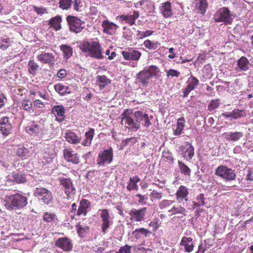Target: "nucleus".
Instances as JSON below:
<instances>
[{
    "instance_id": "nucleus-1",
    "label": "nucleus",
    "mask_w": 253,
    "mask_h": 253,
    "mask_svg": "<svg viewBox=\"0 0 253 253\" xmlns=\"http://www.w3.org/2000/svg\"><path fill=\"white\" fill-rule=\"evenodd\" d=\"M4 205L7 209H21L27 204V198L20 194L6 196L4 200Z\"/></svg>"
},
{
    "instance_id": "nucleus-2",
    "label": "nucleus",
    "mask_w": 253,
    "mask_h": 253,
    "mask_svg": "<svg viewBox=\"0 0 253 253\" xmlns=\"http://www.w3.org/2000/svg\"><path fill=\"white\" fill-rule=\"evenodd\" d=\"M80 48L83 52L87 53L91 57L98 59L103 58L102 54L101 46L97 42L94 41L91 43L88 42H84L80 45Z\"/></svg>"
},
{
    "instance_id": "nucleus-3",
    "label": "nucleus",
    "mask_w": 253,
    "mask_h": 253,
    "mask_svg": "<svg viewBox=\"0 0 253 253\" xmlns=\"http://www.w3.org/2000/svg\"><path fill=\"white\" fill-rule=\"evenodd\" d=\"M159 72V69L156 66H151L145 68L136 75V80L143 86H146L149 81L153 77H157Z\"/></svg>"
},
{
    "instance_id": "nucleus-4",
    "label": "nucleus",
    "mask_w": 253,
    "mask_h": 253,
    "mask_svg": "<svg viewBox=\"0 0 253 253\" xmlns=\"http://www.w3.org/2000/svg\"><path fill=\"white\" fill-rule=\"evenodd\" d=\"M215 174L226 181H232L236 178L235 170L224 165L218 166L215 171Z\"/></svg>"
},
{
    "instance_id": "nucleus-5",
    "label": "nucleus",
    "mask_w": 253,
    "mask_h": 253,
    "mask_svg": "<svg viewBox=\"0 0 253 253\" xmlns=\"http://www.w3.org/2000/svg\"><path fill=\"white\" fill-rule=\"evenodd\" d=\"M213 18L216 22H222L225 24L231 23L232 22L230 12L225 7L218 9L214 14Z\"/></svg>"
},
{
    "instance_id": "nucleus-6",
    "label": "nucleus",
    "mask_w": 253,
    "mask_h": 253,
    "mask_svg": "<svg viewBox=\"0 0 253 253\" xmlns=\"http://www.w3.org/2000/svg\"><path fill=\"white\" fill-rule=\"evenodd\" d=\"M71 31L76 34L81 32L85 27V23L78 17L69 15L66 18Z\"/></svg>"
},
{
    "instance_id": "nucleus-7",
    "label": "nucleus",
    "mask_w": 253,
    "mask_h": 253,
    "mask_svg": "<svg viewBox=\"0 0 253 253\" xmlns=\"http://www.w3.org/2000/svg\"><path fill=\"white\" fill-rule=\"evenodd\" d=\"M134 114L135 112H133L132 110H126L121 114V119L122 123L127 125L131 129L136 130L138 127L134 126L136 123V118L134 117Z\"/></svg>"
},
{
    "instance_id": "nucleus-8",
    "label": "nucleus",
    "mask_w": 253,
    "mask_h": 253,
    "mask_svg": "<svg viewBox=\"0 0 253 253\" xmlns=\"http://www.w3.org/2000/svg\"><path fill=\"white\" fill-rule=\"evenodd\" d=\"M134 117L136 118V123L134 124V126L138 127V129L140 127L141 124L146 127H149L152 125L148 115L142 111H135Z\"/></svg>"
},
{
    "instance_id": "nucleus-9",
    "label": "nucleus",
    "mask_w": 253,
    "mask_h": 253,
    "mask_svg": "<svg viewBox=\"0 0 253 253\" xmlns=\"http://www.w3.org/2000/svg\"><path fill=\"white\" fill-rule=\"evenodd\" d=\"M113 160L112 149L105 150L98 154L97 159V165L99 166H104L111 163Z\"/></svg>"
},
{
    "instance_id": "nucleus-10",
    "label": "nucleus",
    "mask_w": 253,
    "mask_h": 253,
    "mask_svg": "<svg viewBox=\"0 0 253 253\" xmlns=\"http://www.w3.org/2000/svg\"><path fill=\"white\" fill-rule=\"evenodd\" d=\"M58 180L64 188V192L67 196V199L70 197L71 195L75 193L76 189L74 187L72 182L70 178H65L59 177Z\"/></svg>"
},
{
    "instance_id": "nucleus-11",
    "label": "nucleus",
    "mask_w": 253,
    "mask_h": 253,
    "mask_svg": "<svg viewBox=\"0 0 253 253\" xmlns=\"http://www.w3.org/2000/svg\"><path fill=\"white\" fill-rule=\"evenodd\" d=\"M121 53L124 58L126 60L138 61L141 55V52L132 48L126 49Z\"/></svg>"
},
{
    "instance_id": "nucleus-12",
    "label": "nucleus",
    "mask_w": 253,
    "mask_h": 253,
    "mask_svg": "<svg viewBox=\"0 0 253 253\" xmlns=\"http://www.w3.org/2000/svg\"><path fill=\"white\" fill-rule=\"evenodd\" d=\"M147 211L146 208H142L139 209H131L129 211L130 219L135 221H141L144 220Z\"/></svg>"
},
{
    "instance_id": "nucleus-13",
    "label": "nucleus",
    "mask_w": 253,
    "mask_h": 253,
    "mask_svg": "<svg viewBox=\"0 0 253 253\" xmlns=\"http://www.w3.org/2000/svg\"><path fill=\"white\" fill-rule=\"evenodd\" d=\"M55 245L65 252L72 251L73 248L71 240L68 238H60L55 242Z\"/></svg>"
},
{
    "instance_id": "nucleus-14",
    "label": "nucleus",
    "mask_w": 253,
    "mask_h": 253,
    "mask_svg": "<svg viewBox=\"0 0 253 253\" xmlns=\"http://www.w3.org/2000/svg\"><path fill=\"white\" fill-rule=\"evenodd\" d=\"M188 83V85L183 91L184 94L183 97H187L189 93L194 90L199 84V80L192 75L190 78L189 79Z\"/></svg>"
},
{
    "instance_id": "nucleus-15",
    "label": "nucleus",
    "mask_w": 253,
    "mask_h": 253,
    "mask_svg": "<svg viewBox=\"0 0 253 253\" xmlns=\"http://www.w3.org/2000/svg\"><path fill=\"white\" fill-rule=\"evenodd\" d=\"M100 217L102 219L101 228L102 232L106 233L107 229L109 227L110 218L109 211L107 209H103L101 211Z\"/></svg>"
},
{
    "instance_id": "nucleus-16",
    "label": "nucleus",
    "mask_w": 253,
    "mask_h": 253,
    "mask_svg": "<svg viewBox=\"0 0 253 253\" xmlns=\"http://www.w3.org/2000/svg\"><path fill=\"white\" fill-rule=\"evenodd\" d=\"M102 27L103 28V32L110 35H113L118 28L117 25L113 22H109L108 20L102 22Z\"/></svg>"
},
{
    "instance_id": "nucleus-17",
    "label": "nucleus",
    "mask_w": 253,
    "mask_h": 253,
    "mask_svg": "<svg viewBox=\"0 0 253 253\" xmlns=\"http://www.w3.org/2000/svg\"><path fill=\"white\" fill-rule=\"evenodd\" d=\"M38 60L43 63L53 65L54 64L55 58L52 53L42 52L37 56Z\"/></svg>"
},
{
    "instance_id": "nucleus-18",
    "label": "nucleus",
    "mask_w": 253,
    "mask_h": 253,
    "mask_svg": "<svg viewBox=\"0 0 253 253\" xmlns=\"http://www.w3.org/2000/svg\"><path fill=\"white\" fill-rule=\"evenodd\" d=\"M51 112L56 116L57 121L61 122L65 119V108L63 106L57 105L52 108Z\"/></svg>"
},
{
    "instance_id": "nucleus-19",
    "label": "nucleus",
    "mask_w": 253,
    "mask_h": 253,
    "mask_svg": "<svg viewBox=\"0 0 253 253\" xmlns=\"http://www.w3.org/2000/svg\"><path fill=\"white\" fill-rule=\"evenodd\" d=\"M65 159L69 162H72L75 164L80 163L79 157L77 154L68 149H65L63 151Z\"/></svg>"
},
{
    "instance_id": "nucleus-20",
    "label": "nucleus",
    "mask_w": 253,
    "mask_h": 253,
    "mask_svg": "<svg viewBox=\"0 0 253 253\" xmlns=\"http://www.w3.org/2000/svg\"><path fill=\"white\" fill-rule=\"evenodd\" d=\"M188 189L184 186H180L178 189L176 193V200L178 203H180L184 199L185 201H187V198L188 194Z\"/></svg>"
},
{
    "instance_id": "nucleus-21",
    "label": "nucleus",
    "mask_w": 253,
    "mask_h": 253,
    "mask_svg": "<svg viewBox=\"0 0 253 253\" xmlns=\"http://www.w3.org/2000/svg\"><path fill=\"white\" fill-rule=\"evenodd\" d=\"M67 141L72 144H76L81 141V138L74 132L68 130L65 135Z\"/></svg>"
},
{
    "instance_id": "nucleus-22",
    "label": "nucleus",
    "mask_w": 253,
    "mask_h": 253,
    "mask_svg": "<svg viewBox=\"0 0 253 253\" xmlns=\"http://www.w3.org/2000/svg\"><path fill=\"white\" fill-rule=\"evenodd\" d=\"M192 238L184 237L182 238L180 245L184 247L185 251L187 253L191 252L193 250L194 246L192 243Z\"/></svg>"
},
{
    "instance_id": "nucleus-23",
    "label": "nucleus",
    "mask_w": 253,
    "mask_h": 253,
    "mask_svg": "<svg viewBox=\"0 0 253 253\" xmlns=\"http://www.w3.org/2000/svg\"><path fill=\"white\" fill-rule=\"evenodd\" d=\"M139 16V12L137 11H134L132 15H122L120 16V18L129 23L130 26H132L135 23V20L138 18Z\"/></svg>"
},
{
    "instance_id": "nucleus-24",
    "label": "nucleus",
    "mask_w": 253,
    "mask_h": 253,
    "mask_svg": "<svg viewBox=\"0 0 253 253\" xmlns=\"http://www.w3.org/2000/svg\"><path fill=\"white\" fill-rule=\"evenodd\" d=\"M250 63L245 57H241L238 61V69L240 71H246L250 67Z\"/></svg>"
},
{
    "instance_id": "nucleus-25",
    "label": "nucleus",
    "mask_w": 253,
    "mask_h": 253,
    "mask_svg": "<svg viewBox=\"0 0 253 253\" xmlns=\"http://www.w3.org/2000/svg\"><path fill=\"white\" fill-rule=\"evenodd\" d=\"M42 128V126L37 123L33 122L28 126L26 127V130L29 133L37 134L39 133Z\"/></svg>"
},
{
    "instance_id": "nucleus-26",
    "label": "nucleus",
    "mask_w": 253,
    "mask_h": 253,
    "mask_svg": "<svg viewBox=\"0 0 253 253\" xmlns=\"http://www.w3.org/2000/svg\"><path fill=\"white\" fill-rule=\"evenodd\" d=\"M89 202L88 200L83 199L80 202L79 208L77 211V214L79 216L84 215L85 216L87 213V209L88 207Z\"/></svg>"
},
{
    "instance_id": "nucleus-27",
    "label": "nucleus",
    "mask_w": 253,
    "mask_h": 253,
    "mask_svg": "<svg viewBox=\"0 0 253 253\" xmlns=\"http://www.w3.org/2000/svg\"><path fill=\"white\" fill-rule=\"evenodd\" d=\"M62 18L60 16L57 15L53 17L49 21V25L53 27L54 30L58 31L61 29V22Z\"/></svg>"
},
{
    "instance_id": "nucleus-28",
    "label": "nucleus",
    "mask_w": 253,
    "mask_h": 253,
    "mask_svg": "<svg viewBox=\"0 0 253 253\" xmlns=\"http://www.w3.org/2000/svg\"><path fill=\"white\" fill-rule=\"evenodd\" d=\"M94 130L93 128H90L88 131L85 133V138L82 142V145L84 146H88L91 143L93 138Z\"/></svg>"
},
{
    "instance_id": "nucleus-29",
    "label": "nucleus",
    "mask_w": 253,
    "mask_h": 253,
    "mask_svg": "<svg viewBox=\"0 0 253 253\" xmlns=\"http://www.w3.org/2000/svg\"><path fill=\"white\" fill-rule=\"evenodd\" d=\"M110 83V80L105 76H98L96 78V84L100 89H102L105 86Z\"/></svg>"
},
{
    "instance_id": "nucleus-30",
    "label": "nucleus",
    "mask_w": 253,
    "mask_h": 253,
    "mask_svg": "<svg viewBox=\"0 0 253 253\" xmlns=\"http://www.w3.org/2000/svg\"><path fill=\"white\" fill-rule=\"evenodd\" d=\"M140 181V179L137 176H135L133 177L129 178V182L127 186V189L129 191L135 189L137 190L138 186L137 185V183Z\"/></svg>"
},
{
    "instance_id": "nucleus-31",
    "label": "nucleus",
    "mask_w": 253,
    "mask_h": 253,
    "mask_svg": "<svg viewBox=\"0 0 253 253\" xmlns=\"http://www.w3.org/2000/svg\"><path fill=\"white\" fill-rule=\"evenodd\" d=\"M186 146H188L184 152V157H186V159L190 161L194 155V148L193 146L189 142L186 143Z\"/></svg>"
},
{
    "instance_id": "nucleus-32",
    "label": "nucleus",
    "mask_w": 253,
    "mask_h": 253,
    "mask_svg": "<svg viewBox=\"0 0 253 253\" xmlns=\"http://www.w3.org/2000/svg\"><path fill=\"white\" fill-rule=\"evenodd\" d=\"M39 68V65L31 59L28 62V70L30 74L35 75Z\"/></svg>"
},
{
    "instance_id": "nucleus-33",
    "label": "nucleus",
    "mask_w": 253,
    "mask_h": 253,
    "mask_svg": "<svg viewBox=\"0 0 253 253\" xmlns=\"http://www.w3.org/2000/svg\"><path fill=\"white\" fill-rule=\"evenodd\" d=\"M185 120L184 118H181L177 120V126L174 131L173 134L175 135H179L181 133L184 127Z\"/></svg>"
},
{
    "instance_id": "nucleus-34",
    "label": "nucleus",
    "mask_w": 253,
    "mask_h": 253,
    "mask_svg": "<svg viewBox=\"0 0 253 253\" xmlns=\"http://www.w3.org/2000/svg\"><path fill=\"white\" fill-rule=\"evenodd\" d=\"M196 7L199 12L205 14L208 7V2L206 0H199L196 4Z\"/></svg>"
},
{
    "instance_id": "nucleus-35",
    "label": "nucleus",
    "mask_w": 253,
    "mask_h": 253,
    "mask_svg": "<svg viewBox=\"0 0 253 253\" xmlns=\"http://www.w3.org/2000/svg\"><path fill=\"white\" fill-rule=\"evenodd\" d=\"M162 12L165 17H169L172 15L171 4L169 2H166L164 3Z\"/></svg>"
},
{
    "instance_id": "nucleus-36",
    "label": "nucleus",
    "mask_w": 253,
    "mask_h": 253,
    "mask_svg": "<svg viewBox=\"0 0 253 253\" xmlns=\"http://www.w3.org/2000/svg\"><path fill=\"white\" fill-rule=\"evenodd\" d=\"M17 155L23 159H27L31 155L28 150L24 147H20L17 150Z\"/></svg>"
},
{
    "instance_id": "nucleus-37",
    "label": "nucleus",
    "mask_w": 253,
    "mask_h": 253,
    "mask_svg": "<svg viewBox=\"0 0 253 253\" xmlns=\"http://www.w3.org/2000/svg\"><path fill=\"white\" fill-rule=\"evenodd\" d=\"M42 194H45L46 196V198H49V196L50 195V191L47 189L42 188H37L34 191V195L36 197H41Z\"/></svg>"
},
{
    "instance_id": "nucleus-38",
    "label": "nucleus",
    "mask_w": 253,
    "mask_h": 253,
    "mask_svg": "<svg viewBox=\"0 0 253 253\" xmlns=\"http://www.w3.org/2000/svg\"><path fill=\"white\" fill-rule=\"evenodd\" d=\"M60 49L64 53V57L67 59L70 58L72 55V48L71 46L67 45L62 44L60 46Z\"/></svg>"
},
{
    "instance_id": "nucleus-39",
    "label": "nucleus",
    "mask_w": 253,
    "mask_h": 253,
    "mask_svg": "<svg viewBox=\"0 0 253 253\" xmlns=\"http://www.w3.org/2000/svg\"><path fill=\"white\" fill-rule=\"evenodd\" d=\"M243 136V133L240 132H229L227 134V138L230 141H237Z\"/></svg>"
},
{
    "instance_id": "nucleus-40",
    "label": "nucleus",
    "mask_w": 253,
    "mask_h": 253,
    "mask_svg": "<svg viewBox=\"0 0 253 253\" xmlns=\"http://www.w3.org/2000/svg\"><path fill=\"white\" fill-rule=\"evenodd\" d=\"M11 177L13 178L12 180L17 183H24L26 181L25 176L18 173H13Z\"/></svg>"
},
{
    "instance_id": "nucleus-41",
    "label": "nucleus",
    "mask_w": 253,
    "mask_h": 253,
    "mask_svg": "<svg viewBox=\"0 0 253 253\" xmlns=\"http://www.w3.org/2000/svg\"><path fill=\"white\" fill-rule=\"evenodd\" d=\"M54 88L56 91L61 95H64L66 93H69L68 86L61 84H57L54 85Z\"/></svg>"
},
{
    "instance_id": "nucleus-42",
    "label": "nucleus",
    "mask_w": 253,
    "mask_h": 253,
    "mask_svg": "<svg viewBox=\"0 0 253 253\" xmlns=\"http://www.w3.org/2000/svg\"><path fill=\"white\" fill-rule=\"evenodd\" d=\"M178 164L180 172L182 173L185 175L189 176L190 175L191 170L186 165L179 161L178 162Z\"/></svg>"
},
{
    "instance_id": "nucleus-43",
    "label": "nucleus",
    "mask_w": 253,
    "mask_h": 253,
    "mask_svg": "<svg viewBox=\"0 0 253 253\" xmlns=\"http://www.w3.org/2000/svg\"><path fill=\"white\" fill-rule=\"evenodd\" d=\"M232 119H237L245 116L246 114L243 110L235 109L232 112Z\"/></svg>"
},
{
    "instance_id": "nucleus-44",
    "label": "nucleus",
    "mask_w": 253,
    "mask_h": 253,
    "mask_svg": "<svg viewBox=\"0 0 253 253\" xmlns=\"http://www.w3.org/2000/svg\"><path fill=\"white\" fill-rule=\"evenodd\" d=\"M169 212H172V214L176 213H181L186 215V210L181 206L178 207H173L169 211Z\"/></svg>"
},
{
    "instance_id": "nucleus-45",
    "label": "nucleus",
    "mask_w": 253,
    "mask_h": 253,
    "mask_svg": "<svg viewBox=\"0 0 253 253\" xmlns=\"http://www.w3.org/2000/svg\"><path fill=\"white\" fill-rule=\"evenodd\" d=\"M159 45L160 43L159 42H154L149 40H146L144 42V45L145 47L149 49L155 50Z\"/></svg>"
},
{
    "instance_id": "nucleus-46",
    "label": "nucleus",
    "mask_w": 253,
    "mask_h": 253,
    "mask_svg": "<svg viewBox=\"0 0 253 253\" xmlns=\"http://www.w3.org/2000/svg\"><path fill=\"white\" fill-rule=\"evenodd\" d=\"M11 45V42L8 38L0 39V48L2 50L6 49Z\"/></svg>"
},
{
    "instance_id": "nucleus-47",
    "label": "nucleus",
    "mask_w": 253,
    "mask_h": 253,
    "mask_svg": "<svg viewBox=\"0 0 253 253\" xmlns=\"http://www.w3.org/2000/svg\"><path fill=\"white\" fill-rule=\"evenodd\" d=\"M72 0H59V7L62 9H68L71 5Z\"/></svg>"
},
{
    "instance_id": "nucleus-48",
    "label": "nucleus",
    "mask_w": 253,
    "mask_h": 253,
    "mask_svg": "<svg viewBox=\"0 0 253 253\" xmlns=\"http://www.w3.org/2000/svg\"><path fill=\"white\" fill-rule=\"evenodd\" d=\"M11 124H6L0 126V130L4 135H7L11 130Z\"/></svg>"
},
{
    "instance_id": "nucleus-49",
    "label": "nucleus",
    "mask_w": 253,
    "mask_h": 253,
    "mask_svg": "<svg viewBox=\"0 0 253 253\" xmlns=\"http://www.w3.org/2000/svg\"><path fill=\"white\" fill-rule=\"evenodd\" d=\"M22 107L23 109L31 112V111H33L32 109V102L28 100H24L23 101L22 103Z\"/></svg>"
},
{
    "instance_id": "nucleus-50",
    "label": "nucleus",
    "mask_w": 253,
    "mask_h": 253,
    "mask_svg": "<svg viewBox=\"0 0 253 253\" xmlns=\"http://www.w3.org/2000/svg\"><path fill=\"white\" fill-rule=\"evenodd\" d=\"M56 219L55 214L52 213L46 212L43 217V220L48 222L55 221Z\"/></svg>"
},
{
    "instance_id": "nucleus-51",
    "label": "nucleus",
    "mask_w": 253,
    "mask_h": 253,
    "mask_svg": "<svg viewBox=\"0 0 253 253\" xmlns=\"http://www.w3.org/2000/svg\"><path fill=\"white\" fill-rule=\"evenodd\" d=\"M220 104L219 99L212 100L211 101L208 106V110L210 111L217 108Z\"/></svg>"
},
{
    "instance_id": "nucleus-52",
    "label": "nucleus",
    "mask_w": 253,
    "mask_h": 253,
    "mask_svg": "<svg viewBox=\"0 0 253 253\" xmlns=\"http://www.w3.org/2000/svg\"><path fill=\"white\" fill-rule=\"evenodd\" d=\"M204 197L203 194H200L197 198V200H201V202H193V208H196L198 207L202 206L205 205L204 201Z\"/></svg>"
},
{
    "instance_id": "nucleus-53",
    "label": "nucleus",
    "mask_w": 253,
    "mask_h": 253,
    "mask_svg": "<svg viewBox=\"0 0 253 253\" xmlns=\"http://www.w3.org/2000/svg\"><path fill=\"white\" fill-rule=\"evenodd\" d=\"M150 197L152 200H160L162 197V193L154 190L150 194Z\"/></svg>"
},
{
    "instance_id": "nucleus-54",
    "label": "nucleus",
    "mask_w": 253,
    "mask_h": 253,
    "mask_svg": "<svg viewBox=\"0 0 253 253\" xmlns=\"http://www.w3.org/2000/svg\"><path fill=\"white\" fill-rule=\"evenodd\" d=\"M167 73V77L171 76V77H177L179 76L180 73L176 70L173 69H170L169 70H166Z\"/></svg>"
},
{
    "instance_id": "nucleus-55",
    "label": "nucleus",
    "mask_w": 253,
    "mask_h": 253,
    "mask_svg": "<svg viewBox=\"0 0 253 253\" xmlns=\"http://www.w3.org/2000/svg\"><path fill=\"white\" fill-rule=\"evenodd\" d=\"M131 247L126 245L125 246L120 248L118 253H131Z\"/></svg>"
},
{
    "instance_id": "nucleus-56",
    "label": "nucleus",
    "mask_w": 253,
    "mask_h": 253,
    "mask_svg": "<svg viewBox=\"0 0 253 253\" xmlns=\"http://www.w3.org/2000/svg\"><path fill=\"white\" fill-rule=\"evenodd\" d=\"M174 202L172 201L169 200H163L160 203V207L161 209H164L165 207L169 206L172 204Z\"/></svg>"
},
{
    "instance_id": "nucleus-57",
    "label": "nucleus",
    "mask_w": 253,
    "mask_h": 253,
    "mask_svg": "<svg viewBox=\"0 0 253 253\" xmlns=\"http://www.w3.org/2000/svg\"><path fill=\"white\" fill-rule=\"evenodd\" d=\"M45 194H42L41 196V200L42 201L44 204H48L51 201L52 199V196L51 193L50 192V195L49 196V198L47 199Z\"/></svg>"
},
{
    "instance_id": "nucleus-58",
    "label": "nucleus",
    "mask_w": 253,
    "mask_h": 253,
    "mask_svg": "<svg viewBox=\"0 0 253 253\" xmlns=\"http://www.w3.org/2000/svg\"><path fill=\"white\" fill-rule=\"evenodd\" d=\"M52 157L51 156H49L47 154H45L44 156L43 157V160L42 162L46 165L47 164H50L52 162Z\"/></svg>"
},
{
    "instance_id": "nucleus-59",
    "label": "nucleus",
    "mask_w": 253,
    "mask_h": 253,
    "mask_svg": "<svg viewBox=\"0 0 253 253\" xmlns=\"http://www.w3.org/2000/svg\"><path fill=\"white\" fill-rule=\"evenodd\" d=\"M66 75V71L64 69L60 70L57 73V77L59 78H64Z\"/></svg>"
},
{
    "instance_id": "nucleus-60",
    "label": "nucleus",
    "mask_w": 253,
    "mask_h": 253,
    "mask_svg": "<svg viewBox=\"0 0 253 253\" xmlns=\"http://www.w3.org/2000/svg\"><path fill=\"white\" fill-rule=\"evenodd\" d=\"M136 232H139L140 234L144 235L145 236H147V234L148 233V231L143 228H138L135 230V233Z\"/></svg>"
},
{
    "instance_id": "nucleus-61",
    "label": "nucleus",
    "mask_w": 253,
    "mask_h": 253,
    "mask_svg": "<svg viewBox=\"0 0 253 253\" xmlns=\"http://www.w3.org/2000/svg\"><path fill=\"white\" fill-rule=\"evenodd\" d=\"M0 126L6 124H10L9 122V118L6 117H4L3 118H1V119L0 120Z\"/></svg>"
},
{
    "instance_id": "nucleus-62",
    "label": "nucleus",
    "mask_w": 253,
    "mask_h": 253,
    "mask_svg": "<svg viewBox=\"0 0 253 253\" xmlns=\"http://www.w3.org/2000/svg\"><path fill=\"white\" fill-rule=\"evenodd\" d=\"M136 197L139 198L138 202L139 204L145 203L144 201L147 199V198H145L144 196L139 194H137Z\"/></svg>"
},
{
    "instance_id": "nucleus-63",
    "label": "nucleus",
    "mask_w": 253,
    "mask_h": 253,
    "mask_svg": "<svg viewBox=\"0 0 253 253\" xmlns=\"http://www.w3.org/2000/svg\"><path fill=\"white\" fill-rule=\"evenodd\" d=\"M81 2V0H74V8L76 11H79V5Z\"/></svg>"
},
{
    "instance_id": "nucleus-64",
    "label": "nucleus",
    "mask_w": 253,
    "mask_h": 253,
    "mask_svg": "<svg viewBox=\"0 0 253 253\" xmlns=\"http://www.w3.org/2000/svg\"><path fill=\"white\" fill-rule=\"evenodd\" d=\"M35 105L39 108H42L44 106L43 103L39 99H36L35 101Z\"/></svg>"
}]
</instances>
